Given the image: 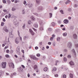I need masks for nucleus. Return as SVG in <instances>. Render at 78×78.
<instances>
[{
	"label": "nucleus",
	"instance_id": "3c124183",
	"mask_svg": "<svg viewBox=\"0 0 78 78\" xmlns=\"http://www.w3.org/2000/svg\"><path fill=\"white\" fill-rule=\"evenodd\" d=\"M10 17H11V14H9V16L8 17V19H9Z\"/></svg>",
	"mask_w": 78,
	"mask_h": 78
},
{
	"label": "nucleus",
	"instance_id": "6e6d98bb",
	"mask_svg": "<svg viewBox=\"0 0 78 78\" xmlns=\"http://www.w3.org/2000/svg\"><path fill=\"white\" fill-rule=\"evenodd\" d=\"M50 40L51 41H52L53 40V38L52 37H51L50 38Z\"/></svg>",
	"mask_w": 78,
	"mask_h": 78
},
{
	"label": "nucleus",
	"instance_id": "13d9d810",
	"mask_svg": "<svg viewBox=\"0 0 78 78\" xmlns=\"http://www.w3.org/2000/svg\"><path fill=\"white\" fill-rule=\"evenodd\" d=\"M22 67H23V69H25V66L23 65H22L21 66Z\"/></svg>",
	"mask_w": 78,
	"mask_h": 78
},
{
	"label": "nucleus",
	"instance_id": "5fc2aeb1",
	"mask_svg": "<svg viewBox=\"0 0 78 78\" xmlns=\"http://www.w3.org/2000/svg\"><path fill=\"white\" fill-rule=\"evenodd\" d=\"M74 7L75 8H77L78 7V5L76 4H75L74 5Z\"/></svg>",
	"mask_w": 78,
	"mask_h": 78
},
{
	"label": "nucleus",
	"instance_id": "052dcab7",
	"mask_svg": "<svg viewBox=\"0 0 78 78\" xmlns=\"http://www.w3.org/2000/svg\"><path fill=\"white\" fill-rule=\"evenodd\" d=\"M69 2V0H68L66 2H65V4L66 5H67V4Z\"/></svg>",
	"mask_w": 78,
	"mask_h": 78
},
{
	"label": "nucleus",
	"instance_id": "9b49d317",
	"mask_svg": "<svg viewBox=\"0 0 78 78\" xmlns=\"http://www.w3.org/2000/svg\"><path fill=\"white\" fill-rule=\"evenodd\" d=\"M69 48H71L72 47V42H69Z\"/></svg>",
	"mask_w": 78,
	"mask_h": 78
},
{
	"label": "nucleus",
	"instance_id": "6ab92c4d",
	"mask_svg": "<svg viewBox=\"0 0 78 78\" xmlns=\"http://www.w3.org/2000/svg\"><path fill=\"white\" fill-rule=\"evenodd\" d=\"M16 9H15V8H14V7H13L12 8L11 10L12 11H16Z\"/></svg>",
	"mask_w": 78,
	"mask_h": 78
},
{
	"label": "nucleus",
	"instance_id": "aec40b11",
	"mask_svg": "<svg viewBox=\"0 0 78 78\" xmlns=\"http://www.w3.org/2000/svg\"><path fill=\"white\" fill-rule=\"evenodd\" d=\"M20 1L19 0H16L14 2L15 3H19Z\"/></svg>",
	"mask_w": 78,
	"mask_h": 78
},
{
	"label": "nucleus",
	"instance_id": "a18cd8bd",
	"mask_svg": "<svg viewBox=\"0 0 78 78\" xmlns=\"http://www.w3.org/2000/svg\"><path fill=\"white\" fill-rule=\"evenodd\" d=\"M5 24V23L3 22L1 23V26H3Z\"/></svg>",
	"mask_w": 78,
	"mask_h": 78
},
{
	"label": "nucleus",
	"instance_id": "a878e982",
	"mask_svg": "<svg viewBox=\"0 0 78 78\" xmlns=\"http://www.w3.org/2000/svg\"><path fill=\"white\" fill-rule=\"evenodd\" d=\"M39 23L40 25H43L42 24V20H40L39 21Z\"/></svg>",
	"mask_w": 78,
	"mask_h": 78
},
{
	"label": "nucleus",
	"instance_id": "49530a36",
	"mask_svg": "<svg viewBox=\"0 0 78 78\" xmlns=\"http://www.w3.org/2000/svg\"><path fill=\"white\" fill-rule=\"evenodd\" d=\"M9 55L7 54L5 55V57L6 58H9Z\"/></svg>",
	"mask_w": 78,
	"mask_h": 78
},
{
	"label": "nucleus",
	"instance_id": "cd10ccee",
	"mask_svg": "<svg viewBox=\"0 0 78 78\" xmlns=\"http://www.w3.org/2000/svg\"><path fill=\"white\" fill-rule=\"evenodd\" d=\"M36 3L37 4H39L40 3V0H36Z\"/></svg>",
	"mask_w": 78,
	"mask_h": 78
},
{
	"label": "nucleus",
	"instance_id": "a19ab883",
	"mask_svg": "<svg viewBox=\"0 0 78 78\" xmlns=\"http://www.w3.org/2000/svg\"><path fill=\"white\" fill-rule=\"evenodd\" d=\"M2 2L4 3H6V0H3Z\"/></svg>",
	"mask_w": 78,
	"mask_h": 78
},
{
	"label": "nucleus",
	"instance_id": "f3484780",
	"mask_svg": "<svg viewBox=\"0 0 78 78\" xmlns=\"http://www.w3.org/2000/svg\"><path fill=\"white\" fill-rule=\"evenodd\" d=\"M28 37L27 36H25L24 37H23V39L24 41H25V40H27V39H28Z\"/></svg>",
	"mask_w": 78,
	"mask_h": 78
},
{
	"label": "nucleus",
	"instance_id": "4c0bfd02",
	"mask_svg": "<svg viewBox=\"0 0 78 78\" xmlns=\"http://www.w3.org/2000/svg\"><path fill=\"white\" fill-rule=\"evenodd\" d=\"M63 61L66 62V61H67V58L66 57H64L63 58Z\"/></svg>",
	"mask_w": 78,
	"mask_h": 78
},
{
	"label": "nucleus",
	"instance_id": "c756f323",
	"mask_svg": "<svg viewBox=\"0 0 78 78\" xmlns=\"http://www.w3.org/2000/svg\"><path fill=\"white\" fill-rule=\"evenodd\" d=\"M23 3L24 5H27V2H26V1H23Z\"/></svg>",
	"mask_w": 78,
	"mask_h": 78
},
{
	"label": "nucleus",
	"instance_id": "774afa93",
	"mask_svg": "<svg viewBox=\"0 0 78 78\" xmlns=\"http://www.w3.org/2000/svg\"><path fill=\"white\" fill-rule=\"evenodd\" d=\"M6 52L7 53H9V50H7L6 51Z\"/></svg>",
	"mask_w": 78,
	"mask_h": 78
},
{
	"label": "nucleus",
	"instance_id": "bb28decb",
	"mask_svg": "<svg viewBox=\"0 0 78 78\" xmlns=\"http://www.w3.org/2000/svg\"><path fill=\"white\" fill-rule=\"evenodd\" d=\"M69 76L70 78H73V74H72L70 73L69 75Z\"/></svg>",
	"mask_w": 78,
	"mask_h": 78
},
{
	"label": "nucleus",
	"instance_id": "e433bc0d",
	"mask_svg": "<svg viewBox=\"0 0 78 78\" xmlns=\"http://www.w3.org/2000/svg\"><path fill=\"white\" fill-rule=\"evenodd\" d=\"M23 29H25V24H24L23 26Z\"/></svg>",
	"mask_w": 78,
	"mask_h": 78
},
{
	"label": "nucleus",
	"instance_id": "c03bdc74",
	"mask_svg": "<svg viewBox=\"0 0 78 78\" xmlns=\"http://www.w3.org/2000/svg\"><path fill=\"white\" fill-rule=\"evenodd\" d=\"M2 75V72L1 71H0V77Z\"/></svg>",
	"mask_w": 78,
	"mask_h": 78
},
{
	"label": "nucleus",
	"instance_id": "2eb2a0df",
	"mask_svg": "<svg viewBox=\"0 0 78 78\" xmlns=\"http://www.w3.org/2000/svg\"><path fill=\"white\" fill-rule=\"evenodd\" d=\"M18 70L19 71H21V72H22L23 71V69L22 68V67H20L18 69Z\"/></svg>",
	"mask_w": 78,
	"mask_h": 78
},
{
	"label": "nucleus",
	"instance_id": "9d476101",
	"mask_svg": "<svg viewBox=\"0 0 78 78\" xmlns=\"http://www.w3.org/2000/svg\"><path fill=\"white\" fill-rule=\"evenodd\" d=\"M29 32L32 35H34V33L33 32V31L31 29H29Z\"/></svg>",
	"mask_w": 78,
	"mask_h": 78
},
{
	"label": "nucleus",
	"instance_id": "b1692460",
	"mask_svg": "<svg viewBox=\"0 0 78 78\" xmlns=\"http://www.w3.org/2000/svg\"><path fill=\"white\" fill-rule=\"evenodd\" d=\"M67 34V33H64L62 35L63 36H66Z\"/></svg>",
	"mask_w": 78,
	"mask_h": 78
},
{
	"label": "nucleus",
	"instance_id": "79ce46f5",
	"mask_svg": "<svg viewBox=\"0 0 78 78\" xmlns=\"http://www.w3.org/2000/svg\"><path fill=\"white\" fill-rule=\"evenodd\" d=\"M36 56H37V57H40V54H37L36 55Z\"/></svg>",
	"mask_w": 78,
	"mask_h": 78
},
{
	"label": "nucleus",
	"instance_id": "37998d69",
	"mask_svg": "<svg viewBox=\"0 0 78 78\" xmlns=\"http://www.w3.org/2000/svg\"><path fill=\"white\" fill-rule=\"evenodd\" d=\"M63 78H66V75L64 74L63 75Z\"/></svg>",
	"mask_w": 78,
	"mask_h": 78
},
{
	"label": "nucleus",
	"instance_id": "603ef678",
	"mask_svg": "<svg viewBox=\"0 0 78 78\" xmlns=\"http://www.w3.org/2000/svg\"><path fill=\"white\" fill-rule=\"evenodd\" d=\"M56 45V43L55 42H54L53 43V46L54 47H55V46Z\"/></svg>",
	"mask_w": 78,
	"mask_h": 78
},
{
	"label": "nucleus",
	"instance_id": "f257e3e1",
	"mask_svg": "<svg viewBox=\"0 0 78 78\" xmlns=\"http://www.w3.org/2000/svg\"><path fill=\"white\" fill-rule=\"evenodd\" d=\"M13 23L15 26H18V25H19V22L17 21V20H15L13 21Z\"/></svg>",
	"mask_w": 78,
	"mask_h": 78
},
{
	"label": "nucleus",
	"instance_id": "09e8293b",
	"mask_svg": "<svg viewBox=\"0 0 78 78\" xmlns=\"http://www.w3.org/2000/svg\"><path fill=\"white\" fill-rule=\"evenodd\" d=\"M16 73H14L13 74H12V75H14V76H16Z\"/></svg>",
	"mask_w": 78,
	"mask_h": 78
},
{
	"label": "nucleus",
	"instance_id": "8fccbe9b",
	"mask_svg": "<svg viewBox=\"0 0 78 78\" xmlns=\"http://www.w3.org/2000/svg\"><path fill=\"white\" fill-rule=\"evenodd\" d=\"M58 23L59 24H60V23H61V20L58 21Z\"/></svg>",
	"mask_w": 78,
	"mask_h": 78
},
{
	"label": "nucleus",
	"instance_id": "ea45409f",
	"mask_svg": "<svg viewBox=\"0 0 78 78\" xmlns=\"http://www.w3.org/2000/svg\"><path fill=\"white\" fill-rule=\"evenodd\" d=\"M51 25L52 26H55V23L52 22L51 23Z\"/></svg>",
	"mask_w": 78,
	"mask_h": 78
},
{
	"label": "nucleus",
	"instance_id": "0e129e2a",
	"mask_svg": "<svg viewBox=\"0 0 78 78\" xmlns=\"http://www.w3.org/2000/svg\"><path fill=\"white\" fill-rule=\"evenodd\" d=\"M32 29H33V30H34L35 31H36V29H35L33 27Z\"/></svg>",
	"mask_w": 78,
	"mask_h": 78
},
{
	"label": "nucleus",
	"instance_id": "20e7f679",
	"mask_svg": "<svg viewBox=\"0 0 78 78\" xmlns=\"http://www.w3.org/2000/svg\"><path fill=\"white\" fill-rule=\"evenodd\" d=\"M3 30L6 33L9 32V30L7 28V27H5L3 28Z\"/></svg>",
	"mask_w": 78,
	"mask_h": 78
},
{
	"label": "nucleus",
	"instance_id": "1a4fd4ad",
	"mask_svg": "<svg viewBox=\"0 0 78 78\" xmlns=\"http://www.w3.org/2000/svg\"><path fill=\"white\" fill-rule=\"evenodd\" d=\"M69 63L71 66H74L75 65V63L72 61H71Z\"/></svg>",
	"mask_w": 78,
	"mask_h": 78
},
{
	"label": "nucleus",
	"instance_id": "412c9836",
	"mask_svg": "<svg viewBox=\"0 0 78 78\" xmlns=\"http://www.w3.org/2000/svg\"><path fill=\"white\" fill-rule=\"evenodd\" d=\"M34 27L35 28H37L38 27V25L37 23H35L34 24Z\"/></svg>",
	"mask_w": 78,
	"mask_h": 78
},
{
	"label": "nucleus",
	"instance_id": "c85d7f7f",
	"mask_svg": "<svg viewBox=\"0 0 78 78\" xmlns=\"http://www.w3.org/2000/svg\"><path fill=\"white\" fill-rule=\"evenodd\" d=\"M34 69H37V65H34Z\"/></svg>",
	"mask_w": 78,
	"mask_h": 78
},
{
	"label": "nucleus",
	"instance_id": "338daca9",
	"mask_svg": "<svg viewBox=\"0 0 78 78\" xmlns=\"http://www.w3.org/2000/svg\"><path fill=\"white\" fill-rule=\"evenodd\" d=\"M48 45H51V42H49L48 43Z\"/></svg>",
	"mask_w": 78,
	"mask_h": 78
},
{
	"label": "nucleus",
	"instance_id": "58836bf2",
	"mask_svg": "<svg viewBox=\"0 0 78 78\" xmlns=\"http://www.w3.org/2000/svg\"><path fill=\"white\" fill-rule=\"evenodd\" d=\"M11 32H10L9 34L10 35H12V29H11Z\"/></svg>",
	"mask_w": 78,
	"mask_h": 78
},
{
	"label": "nucleus",
	"instance_id": "864d4df0",
	"mask_svg": "<svg viewBox=\"0 0 78 78\" xmlns=\"http://www.w3.org/2000/svg\"><path fill=\"white\" fill-rule=\"evenodd\" d=\"M34 15H35L36 16H38V14H37V13H34Z\"/></svg>",
	"mask_w": 78,
	"mask_h": 78
},
{
	"label": "nucleus",
	"instance_id": "680f3d73",
	"mask_svg": "<svg viewBox=\"0 0 78 78\" xmlns=\"http://www.w3.org/2000/svg\"><path fill=\"white\" fill-rule=\"evenodd\" d=\"M38 49V47L36 46L35 47V50H37Z\"/></svg>",
	"mask_w": 78,
	"mask_h": 78
},
{
	"label": "nucleus",
	"instance_id": "473e14b6",
	"mask_svg": "<svg viewBox=\"0 0 78 78\" xmlns=\"http://www.w3.org/2000/svg\"><path fill=\"white\" fill-rule=\"evenodd\" d=\"M60 37H58L57 38V41H60Z\"/></svg>",
	"mask_w": 78,
	"mask_h": 78
},
{
	"label": "nucleus",
	"instance_id": "f8f14e48",
	"mask_svg": "<svg viewBox=\"0 0 78 78\" xmlns=\"http://www.w3.org/2000/svg\"><path fill=\"white\" fill-rule=\"evenodd\" d=\"M72 51V52L73 53L74 56L76 57V52H75V51L74 49H73Z\"/></svg>",
	"mask_w": 78,
	"mask_h": 78
},
{
	"label": "nucleus",
	"instance_id": "69168bd1",
	"mask_svg": "<svg viewBox=\"0 0 78 78\" xmlns=\"http://www.w3.org/2000/svg\"><path fill=\"white\" fill-rule=\"evenodd\" d=\"M55 37V34H53V35H52V37L54 38V37Z\"/></svg>",
	"mask_w": 78,
	"mask_h": 78
},
{
	"label": "nucleus",
	"instance_id": "5701e85b",
	"mask_svg": "<svg viewBox=\"0 0 78 78\" xmlns=\"http://www.w3.org/2000/svg\"><path fill=\"white\" fill-rule=\"evenodd\" d=\"M7 2L8 4L9 5V4H11V2L10 0H7Z\"/></svg>",
	"mask_w": 78,
	"mask_h": 78
},
{
	"label": "nucleus",
	"instance_id": "2f4dec72",
	"mask_svg": "<svg viewBox=\"0 0 78 78\" xmlns=\"http://www.w3.org/2000/svg\"><path fill=\"white\" fill-rule=\"evenodd\" d=\"M22 14H25V9H23L22 10Z\"/></svg>",
	"mask_w": 78,
	"mask_h": 78
},
{
	"label": "nucleus",
	"instance_id": "4be33fe9",
	"mask_svg": "<svg viewBox=\"0 0 78 78\" xmlns=\"http://www.w3.org/2000/svg\"><path fill=\"white\" fill-rule=\"evenodd\" d=\"M28 25H31L32 23V22L30 20H29L28 22Z\"/></svg>",
	"mask_w": 78,
	"mask_h": 78
},
{
	"label": "nucleus",
	"instance_id": "4468645a",
	"mask_svg": "<svg viewBox=\"0 0 78 78\" xmlns=\"http://www.w3.org/2000/svg\"><path fill=\"white\" fill-rule=\"evenodd\" d=\"M28 6L30 8H31L33 6V4H28Z\"/></svg>",
	"mask_w": 78,
	"mask_h": 78
},
{
	"label": "nucleus",
	"instance_id": "f704fd0d",
	"mask_svg": "<svg viewBox=\"0 0 78 78\" xmlns=\"http://www.w3.org/2000/svg\"><path fill=\"white\" fill-rule=\"evenodd\" d=\"M52 15H52V13H49V16H50L49 17H50V18H51V17H52Z\"/></svg>",
	"mask_w": 78,
	"mask_h": 78
},
{
	"label": "nucleus",
	"instance_id": "7ed1b4c3",
	"mask_svg": "<svg viewBox=\"0 0 78 78\" xmlns=\"http://www.w3.org/2000/svg\"><path fill=\"white\" fill-rule=\"evenodd\" d=\"M6 62H2V67L3 69H5L6 68Z\"/></svg>",
	"mask_w": 78,
	"mask_h": 78
},
{
	"label": "nucleus",
	"instance_id": "6e6552de",
	"mask_svg": "<svg viewBox=\"0 0 78 78\" xmlns=\"http://www.w3.org/2000/svg\"><path fill=\"white\" fill-rule=\"evenodd\" d=\"M73 37L74 39H77V35L75 34H73Z\"/></svg>",
	"mask_w": 78,
	"mask_h": 78
},
{
	"label": "nucleus",
	"instance_id": "393cba45",
	"mask_svg": "<svg viewBox=\"0 0 78 78\" xmlns=\"http://www.w3.org/2000/svg\"><path fill=\"white\" fill-rule=\"evenodd\" d=\"M40 30L41 31L44 30V28L43 27V26H41L40 28Z\"/></svg>",
	"mask_w": 78,
	"mask_h": 78
},
{
	"label": "nucleus",
	"instance_id": "dca6fc26",
	"mask_svg": "<svg viewBox=\"0 0 78 78\" xmlns=\"http://www.w3.org/2000/svg\"><path fill=\"white\" fill-rule=\"evenodd\" d=\"M60 12L62 14H64V11L62 10H61L60 11Z\"/></svg>",
	"mask_w": 78,
	"mask_h": 78
},
{
	"label": "nucleus",
	"instance_id": "f03ea898",
	"mask_svg": "<svg viewBox=\"0 0 78 78\" xmlns=\"http://www.w3.org/2000/svg\"><path fill=\"white\" fill-rule=\"evenodd\" d=\"M30 57L32 59H33L34 60H36V61H38V60H39V58L36 57L34 55H30Z\"/></svg>",
	"mask_w": 78,
	"mask_h": 78
},
{
	"label": "nucleus",
	"instance_id": "423d86ee",
	"mask_svg": "<svg viewBox=\"0 0 78 78\" xmlns=\"http://www.w3.org/2000/svg\"><path fill=\"white\" fill-rule=\"evenodd\" d=\"M15 43L16 44H18L19 43V39L18 38H16L14 40Z\"/></svg>",
	"mask_w": 78,
	"mask_h": 78
},
{
	"label": "nucleus",
	"instance_id": "e2e57ef3",
	"mask_svg": "<svg viewBox=\"0 0 78 78\" xmlns=\"http://www.w3.org/2000/svg\"><path fill=\"white\" fill-rule=\"evenodd\" d=\"M2 20L3 22H5V21H6V20H5V18H3L2 19Z\"/></svg>",
	"mask_w": 78,
	"mask_h": 78
},
{
	"label": "nucleus",
	"instance_id": "ddd939ff",
	"mask_svg": "<svg viewBox=\"0 0 78 78\" xmlns=\"http://www.w3.org/2000/svg\"><path fill=\"white\" fill-rule=\"evenodd\" d=\"M68 22L69 21H68V20H65L63 21L64 23H65L66 24H67V23H68Z\"/></svg>",
	"mask_w": 78,
	"mask_h": 78
},
{
	"label": "nucleus",
	"instance_id": "bf43d9fd",
	"mask_svg": "<svg viewBox=\"0 0 78 78\" xmlns=\"http://www.w3.org/2000/svg\"><path fill=\"white\" fill-rule=\"evenodd\" d=\"M75 46L76 47H78V44H76L75 45Z\"/></svg>",
	"mask_w": 78,
	"mask_h": 78
},
{
	"label": "nucleus",
	"instance_id": "7c9ffc66",
	"mask_svg": "<svg viewBox=\"0 0 78 78\" xmlns=\"http://www.w3.org/2000/svg\"><path fill=\"white\" fill-rule=\"evenodd\" d=\"M44 72H47V68H44Z\"/></svg>",
	"mask_w": 78,
	"mask_h": 78
},
{
	"label": "nucleus",
	"instance_id": "c9c22d12",
	"mask_svg": "<svg viewBox=\"0 0 78 78\" xmlns=\"http://www.w3.org/2000/svg\"><path fill=\"white\" fill-rule=\"evenodd\" d=\"M56 68H53L52 69V71L53 72H55V71H56Z\"/></svg>",
	"mask_w": 78,
	"mask_h": 78
},
{
	"label": "nucleus",
	"instance_id": "4d7b16f0",
	"mask_svg": "<svg viewBox=\"0 0 78 78\" xmlns=\"http://www.w3.org/2000/svg\"><path fill=\"white\" fill-rule=\"evenodd\" d=\"M18 35L19 36V37L20 35V33L19 32V31H18Z\"/></svg>",
	"mask_w": 78,
	"mask_h": 78
},
{
	"label": "nucleus",
	"instance_id": "0eeeda50",
	"mask_svg": "<svg viewBox=\"0 0 78 78\" xmlns=\"http://www.w3.org/2000/svg\"><path fill=\"white\" fill-rule=\"evenodd\" d=\"M9 66L10 67H12V68H14V63H9Z\"/></svg>",
	"mask_w": 78,
	"mask_h": 78
},
{
	"label": "nucleus",
	"instance_id": "de8ad7c7",
	"mask_svg": "<svg viewBox=\"0 0 78 78\" xmlns=\"http://www.w3.org/2000/svg\"><path fill=\"white\" fill-rule=\"evenodd\" d=\"M48 31H51V28H48Z\"/></svg>",
	"mask_w": 78,
	"mask_h": 78
},
{
	"label": "nucleus",
	"instance_id": "39448f33",
	"mask_svg": "<svg viewBox=\"0 0 78 78\" xmlns=\"http://www.w3.org/2000/svg\"><path fill=\"white\" fill-rule=\"evenodd\" d=\"M16 51L17 53L19 54V55H20V47H18L16 48Z\"/></svg>",
	"mask_w": 78,
	"mask_h": 78
},
{
	"label": "nucleus",
	"instance_id": "a211bd4d",
	"mask_svg": "<svg viewBox=\"0 0 78 78\" xmlns=\"http://www.w3.org/2000/svg\"><path fill=\"white\" fill-rule=\"evenodd\" d=\"M31 19H32V20H35V19L33 17V16H31L30 17Z\"/></svg>",
	"mask_w": 78,
	"mask_h": 78
},
{
	"label": "nucleus",
	"instance_id": "72a5a7b5",
	"mask_svg": "<svg viewBox=\"0 0 78 78\" xmlns=\"http://www.w3.org/2000/svg\"><path fill=\"white\" fill-rule=\"evenodd\" d=\"M19 37V39H20V41H22V37H21L20 36Z\"/></svg>",
	"mask_w": 78,
	"mask_h": 78
}]
</instances>
